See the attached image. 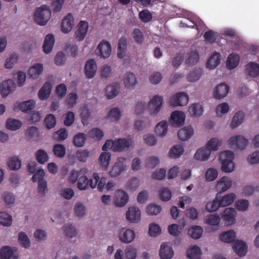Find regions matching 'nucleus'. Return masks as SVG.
<instances>
[{"mask_svg":"<svg viewBox=\"0 0 259 259\" xmlns=\"http://www.w3.org/2000/svg\"><path fill=\"white\" fill-rule=\"evenodd\" d=\"M51 12L49 6L42 5L35 11V22L39 25H46L51 17Z\"/></svg>","mask_w":259,"mask_h":259,"instance_id":"f257e3e1","label":"nucleus"},{"mask_svg":"<svg viewBox=\"0 0 259 259\" xmlns=\"http://www.w3.org/2000/svg\"><path fill=\"white\" fill-rule=\"evenodd\" d=\"M234 154L231 151H225L222 152L220 155V159L222 160V170L226 172H230L234 168V163L233 160Z\"/></svg>","mask_w":259,"mask_h":259,"instance_id":"f03ea898","label":"nucleus"},{"mask_svg":"<svg viewBox=\"0 0 259 259\" xmlns=\"http://www.w3.org/2000/svg\"><path fill=\"white\" fill-rule=\"evenodd\" d=\"M189 98L186 93L179 92L174 95L170 101V105L176 107L185 106L188 103Z\"/></svg>","mask_w":259,"mask_h":259,"instance_id":"7ed1b4c3","label":"nucleus"},{"mask_svg":"<svg viewBox=\"0 0 259 259\" xmlns=\"http://www.w3.org/2000/svg\"><path fill=\"white\" fill-rule=\"evenodd\" d=\"M163 99L161 97L155 95L149 102L148 109L150 114L155 115L160 110L162 105Z\"/></svg>","mask_w":259,"mask_h":259,"instance_id":"20e7f679","label":"nucleus"},{"mask_svg":"<svg viewBox=\"0 0 259 259\" xmlns=\"http://www.w3.org/2000/svg\"><path fill=\"white\" fill-rule=\"evenodd\" d=\"M125 158L123 157H119L117 158L116 162L115 163L109 172V174L111 177H116L125 169Z\"/></svg>","mask_w":259,"mask_h":259,"instance_id":"39448f33","label":"nucleus"},{"mask_svg":"<svg viewBox=\"0 0 259 259\" xmlns=\"http://www.w3.org/2000/svg\"><path fill=\"white\" fill-rule=\"evenodd\" d=\"M89 28L88 23L85 21H80L77 26L74 36L78 40L80 41L85 37Z\"/></svg>","mask_w":259,"mask_h":259,"instance_id":"423d86ee","label":"nucleus"},{"mask_svg":"<svg viewBox=\"0 0 259 259\" xmlns=\"http://www.w3.org/2000/svg\"><path fill=\"white\" fill-rule=\"evenodd\" d=\"M96 51L97 53L101 57L107 58L111 54V45L108 42L103 40L98 45Z\"/></svg>","mask_w":259,"mask_h":259,"instance_id":"0eeeda50","label":"nucleus"},{"mask_svg":"<svg viewBox=\"0 0 259 259\" xmlns=\"http://www.w3.org/2000/svg\"><path fill=\"white\" fill-rule=\"evenodd\" d=\"M35 102L33 100L24 101L21 103H16L14 107V110L16 112L20 110L27 112L35 107Z\"/></svg>","mask_w":259,"mask_h":259,"instance_id":"6e6552de","label":"nucleus"},{"mask_svg":"<svg viewBox=\"0 0 259 259\" xmlns=\"http://www.w3.org/2000/svg\"><path fill=\"white\" fill-rule=\"evenodd\" d=\"M126 219L131 223H138L141 219V211L136 207H129L126 212Z\"/></svg>","mask_w":259,"mask_h":259,"instance_id":"1a4fd4ad","label":"nucleus"},{"mask_svg":"<svg viewBox=\"0 0 259 259\" xmlns=\"http://www.w3.org/2000/svg\"><path fill=\"white\" fill-rule=\"evenodd\" d=\"M247 143V140L241 136L232 137L229 140V145L231 147L235 146L238 149L241 150L245 149Z\"/></svg>","mask_w":259,"mask_h":259,"instance_id":"9d476101","label":"nucleus"},{"mask_svg":"<svg viewBox=\"0 0 259 259\" xmlns=\"http://www.w3.org/2000/svg\"><path fill=\"white\" fill-rule=\"evenodd\" d=\"M131 145V140L125 138L118 139L114 141L113 151H122L128 149Z\"/></svg>","mask_w":259,"mask_h":259,"instance_id":"9b49d317","label":"nucleus"},{"mask_svg":"<svg viewBox=\"0 0 259 259\" xmlns=\"http://www.w3.org/2000/svg\"><path fill=\"white\" fill-rule=\"evenodd\" d=\"M159 255L161 259H170L174 255V251L171 246L167 242L162 243L161 245Z\"/></svg>","mask_w":259,"mask_h":259,"instance_id":"f8f14e48","label":"nucleus"},{"mask_svg":"<svg viewBox=\"0 0 259 259\" xmlns=\"http://www.w3.org/2000/svg\"><path fill=\"white\" fill-rule=\"evenodd\" d=\"M74 25V18L71 13H68L62 21L61 29L63 32L67 33L69 32Z\"/></svg>","mask_w":259,"mask_h":259,"instance_id":"ddd939ff","label":"nucleus"},{"mask_svg":"<svg viewBox=\"0 0 259 259\" xmlns=\"http://www.w3.org/2000/svg\"><path fill=\"white\" fill-rule=\"evenodd\" d=\"M97 64L95 60L91 59L88 60L85 65L84 71L87 78H93L96 72Z\"/></svg>","mask_w":259,"mask_h":259,"instance_id":"4468645a","label":"nucleus"},{"mask_svg":"<svg viewBox=\"0 0 259 259\" xmlns=\"http://www.w3.org/2000/svg\"><path fill=\"white\" fill-rule=\"evenodd\" d=\"M170 119L174 125L179 127L184 124L185 115L182 111H175L172 112Z\"/></svg>","mask_w":259,"mask_h":259,"instance_id":"2eb2a0df","label":"nucleus"},{"mask_svg":"<svg viewBox=\"0 0 259 259\" xmlns=\"http://www.w3.org/2000/svg\"><path fill=\"white\" fill-rule=\"evenodd\" d=\"M229 87L225 83L219 84L214 89L213 95L215 98L221 99L226 97L229 91Z\"/></svg>","mask_w":259,"mask_h":259,"instance_id":"dca6fc26","label":"nucleus"},{"mask_svg":"<svg viewBox=\"0 0 259 259\" xmlns=\"http://www.w3.org/2000/svg\"><path fill=\"white\" fill-rule=\"evenodd\" d=\"M135 237L134 231L131 229L122 230L119 235L120 240L123 243H128L132 242Z\"/></svg>","mask_w":259,"mask_h":259,"instance_id":"f3484780","label":"nucleus"},{"mask_svg":"<svg viewBox=\"0 0 259 259\" xmlns=\"http://www.w3.org/2000/svg\"><path fill=\"white\" fill-rule=\"evenodd\" d=\"M193 134V127L189 125L180 129L178 133V136L180 140L186 141L190 139Z\"/></svg>","mask_w":259,"mask_h":259,"instance_id":"a211bd4d","label":"nucleus"},{"mask_svg":"<svg viewBox=\"0 0 259 259\" xmlns=\"http://www.w3.org/2000/svg\"><path fill=\"white\" fill-rule=\"evenodd\" d=\"M234 251L239 256H244L247 252V246L246 244L241 240H237L233 247Z\"/></svg>","mask_w":259,"mask_h":259,"instance_id":"6ab92c4d","label":"nucleus"},{"mask_svg":"<svg viewBox=\"0 0 259 259\" xmlns=\"http://www.w3.org/2000/svg\"><path fill=\"white\" fill-rule=\"evenodd\" d=\"M236 214V212L234 208H226L223 211L222 217L228 222V225H231L234 222Z\"/></svg>","mask_w":259,"mask_h":259,"instance_id":"aec40b11","label":"nucleus"},{"mask_svg":"<svg viewBox=\"0 0 259 259\" xmlns=\"http://www.w3.org/2000/svg\"><path fill=\"white\" fill-rule=\"evenodd\" d=\"M51 90L52 85L51 83L49 82H45L38 93L39 98L41 100L47 99L50 96Z\"/></svg>","mask_w":259,"mask_h":259,"instance_id":"412c9836","label":"nucleus"},{"mask_svg":"<svg viewBox=\"0 0 259 259\" xmlns=\"http://www.w3.org/2000/svg\"><path fill=\"white\" fill-rule=\"evenodd\" d=\"M54 36L52 34L47 35L42 46L44 52L46 54L51 52L54 46Z\"/></svg>","mask_w":259,"mask_h":259,"instance_id":"4be33fe9","label":"nucleus"},{"mask_svg":"<svg viewBox=\"0 0 259 259\" xmlns=\"http://www.w3.org/2000/svg\"><path fill=\"white\" fill-rule=\"evenodd\" d=\"M232 181L231 179L227 177H223L217 184V188L220 190V193L224 192L231 187Z\"/></svg>","mask_w":259,"mask_h":259,"instance_id":"5701e85b","label":"nucleus"},{"mask_svg":"<svg viewBox=\"0 0 259 259\" xmlns=\"http://www.w3.org/2000/svg\"><path fill=\"white\" fill-rule=\"evenodd\" d=\"M128 200L127 194L122 190H119L115 200V204L116 206L122 207L125 205Z\"/></svg>","mask_w":259,"mask_h":259,"instance_id":"b1692460","label":"nucleus"},{"mask_svg":"<svg viewBox=\"0 0 259 259\" xmlns=\"http://www.w3.org/2000/svg\"><path fill=\"white\" fill-rule=\"evenodd\" d=\"M210 154V149H208L206 147H202L197 150L194 155V157L196 159L204 161L208 158Z\"/></svg>","mask_w":259,"mask_h":259,"instance_id":"393cba45","label":"nucleus"},{"mask_svg":"<svg viewBox=\"0 0 259 259\" xmlns=\"http://www.w3.org/2000/svg\"><path fill=\"white\" fill-rule=\"evenodd\" d=\"M0 259H17L11 248L6 246L3 247L0 252Z\"/></svg>","mask_w":259,"mask_h":259,"instance_id":"a878e982","label":"nucleus"},{"mask_svg":"<svg viewBox=\"0 0 259 259\" xmlns=\"http://www.w3.org/2000/svg\"><path fill=\"white\" fill-rule=\"evenodd\" d=\"M240 57L236 54H231L228 57L226 61V66L230 69H232L237 67L239 64Z\"/></svg>","mask_w":259,"mask_h":259,"instance_id":"bb28decb","label":"nucleus"},{"mask_svg":"<svg viewBox=\"0 0 259 259\" xmlns=\"http://www.w3.org/2000/svg\"><path fill=\"white\" fill-rule=\"evenodd\" d=\"M246 69L248 74L251 77L259 76V65L256 63L250 62L246 66Z\"/></svg>","mask_w":259,"mask_h":259,"instance_id":"cd10ccee","label":"nucleus"},{"mask_svg":"<svg viewBox=\"0 0 259 259\" xmlns=\"http://www.w3.org/2000/svg\"><path fill=\"white\" fill-rule=\"evenodd\" d=\"M221 56L219 53H214L211 56L206 63V67L209 69L215 68L220 63Z\"/></svg>","mask_w":259,"mask_h":259,"instance_id":"c85d7f7f","label":"nucleus"},{"mask_svg":"<svg viewBox=\"0 0 259 259\" xmlns=\"http://www.w3.org/2000/svg\"><path fill=\"white\" fill-rule=\"evenodd\" d=\"M119 85L118 83H115L107 87L106 89V95L108 99L114 98L118 94Z\"/></svg>","mask_w":259,"mask_h":259,"instance_id":"c756f323","label":"nucleus"},{"mask_svg":"<svg viewBox=\"0 0 259 259\" xmlns=\"http://www.w3.org/2000/svg\"><path fill=\"white\" fill-rule=\"evenodd\" d=\"M235 237L236 233L234 231L232 230L224 232L220 235V240L227 243L233 242L235 240Z\"/></svg>","mask_w":259,"mask_h":259,"instance_id":"7c9ffc66","label":"nucleus"},{"mask_svg":"<svg viewBox=\"0 0 259 259\" xmlns=\"http://www.w3.org/2000/svg\"><path fill=\"white\" fill-rule=\"evenodd\" d=\"M88 172V169L84 167L80 169L79 171L73 169L71 171L69 176V181L73 184L75 183L81 175H85Z\"/></svg>","mask_w":259,"mask_h":259,"instance_id":"2f4dec72","label":"nucleus"},{"mask_svg":"<svg viewBox=\"0 0 259 259\" xmlns=\"http://www.w3.org/2000/svg\"><path fill=\"white\" fill-rule=\"evenodd\" d=\"M219 195L220 193H218L216 195L215 199L213 201L208 202L206 204V209L208 211L211 212L217 211L220 207L222 206L220 199H219L220 197Z\"/></svg>","mask_w":259,"mask_h":259,"instance_id":"473e14b6","label":"nucleus"},{"mask_svg":"<svg viewBox=\"0 0 259 259\" xmlns=\"http://www.w3.org/2000/svg\"><path fill=\"white\" fill-rule=\"evenodd\" d=\"M43 66L41 64L37 63L29 68L28 74L33 78H37L42 72Z\"/></svg>","mask_w":259,"mask_h":259,"instance_id":"72a5a7b5","label":"nucleus"},{"mask_svg":"<svg viewBox=\"0 0 259 259\" xmlns=\"http://www.w3.org/2000/svg\"><path fill=\"white\" fill-rule=\"evenodd\" d=\"M126 50V39L121 37L118 40L117 56L119 58H123L125 54Z\"/></svg>","mask_w":259,"mask_h":259,"instance_id":"f704fd0d","label":"nucleus"},{"mask_svg":"<svg viewBox=\"0 0 259 259\" xmlns=\"http://www.w3.org/2000/svg\"><path fill=\"white\" fill-rule=\"evenodd\" d=\"M111 154L109 152H103L100 154L99 160L100 165L103 168L105 169H107L111 159Z\"/></svg>","mask_w":259,"mask_h":259,"instance_id":"c9c22d12","label":"nucleus"},{"mask_svg":"<svg viewBox=\"0 0 259 259\" xmlns=\"http://www.w3.org/2000/svg\"><path fill=\"white\" fill-rule=\"evenodd\" d=\"M187 58L186 63L188 65H193L198 62L199 59V55L197 51H192L188 53L187 55Z\"/></svg>","mask_w":259,"mask_h":259,"instance_id":"e433bc0d","label":"nucleus"},{"mask_svg":"<svg viewBox=\"0 0 259 259\" xmlns=\"http://www.w3.org/2000/svg\"><path fill=\"white\" fill-rule=\"evenodd\" d=\"M184 148L180 145H176L172 147L169 151V156L172 158L179 157L183 154Z\"/></svg>","mask_w":259,"mask_h":259,"instance_id":"4c0bfd02","label":"nucleus"},{"mask_svg":"<svg viewBox=\"0 0 259 259\" xmlns=\"http://www.w3.org/2000/svg\"><path fill=\"white\" fill-rule=\"evenodd\" d=\"M201 251L199 247L194 245L187 251V256L190 259H199Z\"/></svg>","mask_w":259,"mask_h":259,"instance_id":"58836bf2","label":"nucleus"},{"mask_svg":"<svg viewBox=\"0 0 259 259\" xmlns=\"http://www.w3.org/2000/svg\"><path fill=\"white\" fill-rule=\"evenodd\" d=\"M244 114L241 111H239L235 113L233 117L231 126L232 128H235L239 126L243 120Z\"/></svg>","mask_w":259,"mask_h":259,"instance_id":"ea45409f","label":"nucleus"},{"mask_svg":"<svg viewBox=\"0 0 259 259\" xmlns=\"http://www.w3.org/2000/svg\"><path fill=\"white\" fill-rule=\"evenodd\" d=\"M203 233L202 227L199 226L192 227L188 230L189 235L193 239H197L200 238Z\"/></svg>","mask_w":259,"mask_h":259,"instance_id":"a19ab883","label":"nucleus"},{"mask_svg":"<svg viewBox=\"0 0 259 259\" xmlns=\"http://www.w3.org/2000/svg\"><path fill=\"white\" fill-rule=\"evenodd\" d=\"M124 83L125 87L130 88L134 86L137 83V79L135 75L131 72H127L125 74Z\"/></svg>","mask_w":259,"mask_h":259,"instance_id":"79ce46f5","label":"nucleus"},{"mask_svg":"<svg viewBox=\"0 0 259 259\" xmlns=\"http://www.w3.org/2000/svg\"><path fill=\"white\" fill-rule=\"evenodd\" d=\"M155 132L160 136H164L167 132V123L166 121H162L155 127Z\"/></svg>","mask_w":259,"mask_h":259,"instance_id":"37998d69","label":"nucleus"},{"mask_svg":"<svg viewBox=\"0 0 259 259\" xmlns=\"http://www.w3.org/2000/svg\"><path fill=\"white\" fill-rule=\"evenodd\" d=\"M22 123L21 121L9 118L7 120L6 122V127L7 128L11 131H16L21 127Z\"/></svg>","mask_w":259,"mask_h":259,"instance_id":"c03bdc74","label":"nucleus"},{"mask_svg":"<svg viewBox=\"0 0 259 259\" xmlns=\"http://www.w3.org/2000/svg\"><path fill=\"white\" fill-rule=\"evenodd\" d=\"M36 160L39 163L44 164L49 160L47 153L42 149L38 150L35 154Z\"/></svg>","mask_w":259,"mask_h":259,"instance_id":"a18cd8bd","label":"nucleus"},{"mask_svg":"<svg viewBox=\"0 0 259 259\" xmlns=\"http://www.w3.org/2000/svg\"><path fill=\"white\" fill-rule=\"evenodd\" d=\"M87 139V135L83 133L77 134L73 138V142L74 145L78 147L83 146Z\"/></svg>","mask_w":259,"mask_h":259,"instance_id":"49530a36","label":"nucleus"},{"mask_svg":"<svg viewBox=\"0 0 259 259\" xmlns=\"http://www.w3.org/2000/svg\"><path fill=\"white\" fill-rule=\"evenodd\" d=\"M189 112L193 116H199L202 114V107L199 104L195 103L189 107Z\"/></svg>","mask_w":259,"mask_h":259,"instance_id":"de8ad7c7","label":"nucleus"},{"mask_svg":"<svg viewBox=\"0 0 259 259\" xmlns=\"http://www.w3.org/2000/svg\"><path fill=\"white\" fill-rule=\"evenodd\" d=\"M54 155L59 158L63 157L66 153V149L64 145L62 144H55L53 149Z\"/></svg>","mask_w":259,"mask_h":259,"instance_id":"09e8293b","label":"nucleus"},{"mask_svg":"<svg viewBox=\"0 0 259 259\" xmlns=\"http://www.w3.org/2000/svg\"><path fill=\"white\" fill-rule=\"evenodd\" d=\"M236 195L234 193H230L224 196L220 200L221 205L225 207L231 204L234 201Z\"/></svg>","mask_w":259,"mask_h":259,"instance_id":"8fccbe9b","label":"nucleus"},{"mask_svg":"<svg viewBox=\"0 0 259 259\" xmlns=\"http://www.w3.org/2000/svg\"><path fill=\"white\" fill-rule=\"evenodd\" d=\"M202 73L201 69H195L190 72L187 75V80L190 82H194L198 80Z\"/></svg>","mask_w":259,"mask_h":259,"instance_id":"3c124183","label":"nucleus"},{"mask_svg":"<svg viewBox=\"0 0 259 259\" xmlns=\"http://www.w3.org/2000/svg\"><path fill=\"white\" fill-rule=\"evenodd\" d=\"M221 141L218 138H213L210 139L206 144V147L211 150L216 151L221 145Z\"/></svg>","mask_w":259,"mask_h":259,"instance_id":"603ef678","label":"nucleus"},{"mask_svg":"<svg viewBox=\"0 0 259 259\" xmlns=\"http://www.w3.org/2000/svg\"><path fill=\"white\" fill-rule=\"evenodd\" d=\"M89 181L85 175H81L77 184V188L80 190L87 189L89 187Z\"/></svg>","mask_w":259,"mask_h":259,"instance_id":"864d4df0","label":"nucleus"},{"mask_svg":"<svg viewBox=\"0 0 259 259\" xmlns=\"http://www.w3.org/2000/svg\"><path fill=\"white\" fill-rule=\"evenodd\" d=\"M12 217L5 212H0V224L5 226H9L12 224Z\"/></svg>","mask_w":259,"mask_h":259,"instance_id":"5fc2aeb1","label":"nucleus"},{"mask_svg":"<svg viewBox=\"0 0 259 259\" xmlns=\"http://www.w3.org/2000/svg\"><path fill=\"white\" fill-rule=\"evenodd\" d=\"M9 167L11 170L19 169L21 165V161L16 157H12L8 162Z\"/></svg>","mask_w":259,"mask_h":259,"instance_id":"6e6d98bb","label":"nucleus"},{"mask_svg":"<svg viewBox=\"0 0 259 259\" xmlns=\"http://www.w3.org/2000/svg\"><path fill=\"white\" fill-rule=\"evenodd\" d=\"M139 17L141 21L144 23L149 22L152 19L151 13L147 9L141 11L139 14Z\"/></svg>","mask_w":259,"mask_h":259,"instance_id":"4d7b16f0","label":"nucleus"},{"mask_svg":"<svg viewBox=\"0 0 259 259\" xmlns=\"http://www.w3.org/2000/svg\"><path fill=\"white\" fill-rule=\"evenodd\" d=\"M90 155V152L88 150H78L76 152V158L80 161L85 162Z\"/></svg>","mask_w":259,"mask_h":259,"instance_id":"13d9d810","label":"nucleus"},{"mask_svg":"<svg viewBox=\"0 0 259 259\" xmlns=\"http://www.w3.org/2000/svg\"><path fill=\"white\" fill-rule=\"evenodd\" d=\"M18 241L19 243L25 248L29 247L30 245V242L29 238L23 232H20L19 233Z\"/></svg>","mask_w":259,"mask_h":259,"instance_id":"bf43d9fd","label":"nucleus"},{"mask_svg":"<svg viewBox=\"0 0 259 259\" xmlns=\"http://www.w3.org/2000/svg\"><path fill=\"white\" fill-rule=\"evenodd\" d=\"M160 198L162 201H168L171 197V193L167 188H162L159 192Z\"/></svg>","mask_w":259,"mask_h":259,"instance_id":"052dcab7","label":"nucleus"},{"mask_svg":"<svg viewBox=\"0 0 259 259\" xmlns=\"http://www.w3.org/2000/svg\"><path fill=\"white\" fill-rule=\"evenodd\" d=\"M44 122L46 127L48 129L52 128L55 126L56 123V117L53 114H50L48 115L45 120Z\"/></svg>","mask_w":259,"mask_h":259,"instance_id":"680f3d73","label":"nucleus"},{"mask_svg":"<svg viewBox=\"0 0 259 259\" xmlns=\"http://www.w3.org/2000/svg\"><path fill=\"white\" fill-rule=\"evenodd\" d=\"M89 136L92 138H96L100 140L103 137L104 134L101 130L98 128H94L89 131Z\"/></svg>","mask_w":259,"mask_h":259,"instance_id":"e2e57ef3","label":"nucleus"},{"mask_svg":"<svg viewBox=\"0 0 259 259\" xmlns=\"http://www.w3.org/2000/svg\"><path fill=\"white\" fill-rule=\"evenodd\" d=\"M161 207L160 205L151 204L147 207V212L151 215H156L160 212Z\"/></svg>","mask_w":259,"mask_h":259,"instance_id":"0e129e2a","label":"nucleus"},{"mask_svg":"<svg viewBox=\"0 0 259 259\" xmlns=\"http://www.w3.org/2000/svg\"><path fill=\"white\" fill-rule=\"evenodd\" d=\"M160 227L155 224H150L149 228V234L150 236L155 237L161 233Z\"/></svg>","mask_w":259,"mask_h":259,"instance_id":"69168bd1","label":"nucleus"},{"mask_svg":"<svg viewBox=\"0 0 259 259\" xmlns=\"http://www.w3.org/2000/svg\"><path fill=\"white\" fill-rule=\"evenodd\" d=\"M218 176V171L213 168L207 169L205 173V178L207 181L211 182L214 180Z\"/></svg>","mask_w":259,"mask_h":259,"instance_id":"338daca9","label":"nucleus"},{"mask_svg":"<svg viewBox=\"0 0 259 259\" xmlns=\"http://www.w3.org/2000/svg\"><path fill=\"white\" fill-rule=\"evenodd\" d=\"M125 254L126 259H135L137 257V250L132 246H129L125 249Z\"/></svg>","mask_w":259,"mask_h":259,"instance_id":"774afa93","label":"nucleus"}]
</instances>
